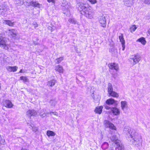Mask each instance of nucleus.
<instances>
[{"label": "nucleus", "instance_id": "nucleus-1", "mask_svg": "<svg viewBox=\"0 0 150 150\" xmlns=\"http://www.w3.org/2000/svg\"><path fill=\"white\" fill-rule=\"evenodd\" d=\"M124 131L127 132L126 134L129 135V138H130V141L132 144L137 147L141 145L142 140L141 136L137 133L135 130L131 128L125 127Z\"/></svg>", "mask_w": 150, "mask_h": 150}, {"label": "nucleus", "instance_id": "nucleus-2", "mask_svg": "<svg viewBox=\"0 0 150 150\" xmlns=\"http://www.w3.org/2000/svg\"><path fill=\"white\" fill-rule=\"evenodd\" d=\"M7 39L5 37L0 36V46L1 47L7 50L8 49L9 46L6 44L7 42Z\"/></svg>", "mask_w": 150, "mask_h": 150}, {"label": "nucleus", "instance_id": "nucleus-3", "mask_svg": "<svg viewBox=\"0 0 150 150\" xmlns=\"http://www.w3.org/2000/svg\"><path fill=\"white\" fill-rule=\"evenodd\" d=\"M81 14L91 19L93 18V13L92 10L88 7L84 11H82Z\"/></svg>", "mask_w": 150, "mask_h": 150}, {"label": "nucleus", "instance_id": "nucleus-4", "mask_svg": "<svg viewBox=\"0 0 150 150\" xmlns=\"http://www.w3.org/2000/svg\"><path fill=\"white\" fill-rule=\"evenodd\" d=\"M133 57L130 58L129 59V60L131 62L132 61L133 62V65L138 63L141 59V57L138 54L135 55Z\"/></svg>", "mask_w": 150, "mask_h": 150}, {"label": "nucleus", "instance_id": "nucleus-5", "mask_svg": "<svg viewBox=\"0 0 150 150\" xmlns=\"http://www.w3.org/2000/svg\"><path fill=\"white\" fill-rule=\"evenodd\" d=\"M62 2L61 6L63 10H67V11H68L69 9L70 8L69 4L65 0H62Z\"/></svg>", "mask_w": 150, "mask_h": 150}, {"label": "nucleus", "instance_id": "nucleus-6", "mask_svg": "<svg viewBox=\"0 0 150 150\" xmlns=\"http://www.w3.org/2000/svg\"><path fill=\"white\" fill-rule=\"evenodd\" d=\"M104 124L106 127H109L110 128L114 130L116 129V127L114 125L108 120H104Z\"/></svg>", "mask_w": 150, "mask_h": 150}, {"label": "nucleus", "instance_id": "nucleus-7", "mask_svg": "<svg viewBox=\"0 0 150 150\" xmlns=\"http://www.w3.org/2000/svg\"><path fill=\"white\" fill-rule=\"evenodd\" d=\"M76 7L77 9L80 12L81 14L82 11H84L87 8L82 3H79L76 4Z\"/></svg>", "mask_w": 150, "mask_h": 150}, {"label": "nucleus", "instance_id": "nucleus-8", "mask_svg": "<svg viewBox=\"0 0 150 150\" xmlns=\"http://www.w3.org/2000/svg\"><path fill=\"white\" fill-rule=\"evenodd\" d=\"M99 23L101 26L103 27H106V19L105 16L103 15L100 16L99 20Z\"/></svg>", "mask_w": 150, "mask_h": 150}, {"label": "nucleus", "instance_id": "nucleus-9", "mask_svg": "<svg viewBox=\"0 0 150 150\" xmlns=\"http://www.w3.org/2000/svg\"><path fill=\"white\" fill-rule=\"evenodd\" d=\"M109 68L112 69H114L116 71L119 69V66L118 64L115 63H111L108 64Z\"/></svg>", "mask_w": 150, "mask_h": 150}, {"label": "nucleus", "instance_id": "nucleus-10", "mask_svg": "<svg viewBox=\"0 0 150 150\" xmlns=\"http://www.w3.org/2000/svg\"><path fill=\"white\" fill-rule=\"evenodd\" d=\"M3 103L4 106L8 108H11L13 106V105L11 102L9 100H5L3 101Z\"/></svg>", "mask_w": 150, "mask_h": 150}, {"label": "nucleus", "instance_id": "nucleus-11", "mask_svg": "<svg viewBox=\"0 0 150 150\" xmlns=\"http://www.w3.org/2000/svg\"><path fill=\"white\" fill-rule=\"evenodd\" d=\"M8 33L9 35L13 38H15L17 35V31L14 29L8 30Z\"/></svg>", "mask_w": 150, "mask_h": 150}, {"label": "nucleus", "instance_id": "nucleus-12", "mask_svg": "<svg viewBox=\"0 0 150 150\" xmlns=\"http://www.w3.org/2000/svg\"><path fill=\"white\" fill-rule=\"evenodd\" d=\"M37 114V112L34 110H29L26 112V115L30 117L32 116H35Z\"/></svg>", "mask_w": 150, "mask_h": 150}, {"label": "nucleus", "instance_id": "nucleus-13", "mask_svg": "<svg viewBox=\"0 0 150 150\" xmlns=\"http://www.w3.org/2000/svg\"><path fill=\"white\" fill-rule=\"evenodd\" d=\"M117 145V147L116 148V150H123L124 149V146L121 143L120 141L116 142L115 144Z\"/></svg>", "mask_w": 150, "mask_h": 150}, {"label": "nucleus", "instance_id": "nucleus-14", "mask_svg": "<svg viewBox=\"0 0 150 150\" xmlns=\"http://www.w3.org/2000/svg\"><path fill=\"white\" fill-rule=\"evenodd\" d=\"M119 38L122 45V50H124L125 47V42L123 38V34H121V35L119 36Z\"/></svg>", "mask_w": 150, "mask_h": 150}, {"label": "nucleus", "instance_id": "nucleus-15", "mask_svg": "<svg viewBox=\"0 0 150 150\" xmlns=\"http://www.w3.org/2000/svg\"><path fill=\"white\" fill-rule=\"evenodd\" d=\"M117 101L115 100L112 98H109L106 100V103L108 105H112L115 104L117 105Z\"/></svg>", "mask_w": 150, "mask_h": 150}, {"label": "nucleus", "instance_id": "nucleus-16", "mask_svg": "<svg viewBox=\"0 0 150 150\" xmlns=\"http://www.w3.org/2000/svg\"><path fill=\"white\" fill-rule=\"evenodd\" d=\"M134 0H123L124 4L128 6H131L133 4Z\"/></svg>", "mask_w": 150, "mask_h": 150}, {"label": "nucleus", "instance_id": "nucleus-17", "mask_svg": "<svg viewBox=\"0 0 150 150\" xmlns=\"http://www.w3.org/2000/svg\"><path fill=\"white\" fill-rule=\"evenodd\" d=\"M29 3V4L28 6H33L37 7L39 8L40 7V4L36 1H31Z\"/></svg>", "mask_w": 150, "mask_h": 150}, {"label": "nucleus", "instance_id": "nucleus-18", "mask_svg": "<svg viewBox=\"0 0 150 150\" xmlns=\"http://www.w3.org/2000/svg\"><path fill=\"white\" fill-rule=\"evenodd\" d=\"M103 107L102 106H98L96 107L94 112L100 114L102 111Z\"/></svg>", "mask_w": 150, "mask_h": 150}, {"label": "nucleus", "instance_id": "nucleus-19", "mask_svg": "<svg viewBox=\"0 0 150 150\" xmlns=\"http://www.w3.org/2000/svg\"><path fill=\"white\" fill-rule=\"evenodd\" d=\"M111 110L112 113L115 115L120 114V112L119 109L116 108H112Z\"/></svg>", "mask_w": 150, "mask_h": 150}, {"label": "nucleus", "instance_id": "nucleus-20", "mask_svg": "<svg viewBox=\"0 0 150 150\" xmlns=\"http://www.w3.org/2000/svg\"><path fill=\"white\" fill-rule=\"evenodd\" d=\"M56 82V80H52L47 82V85L48 86H53L55 85Z\"/></svg>", "mask_w": 150, "mask_h": 150}, {"label": "nucleus", "instance_id": "nucleus-21", "mask_svg": "<svg viewBox=\"0 0 150 150\" xmlns=\"http://www.w3.org/2000/svg\"><path fill=\"white\" fill-rule=\"evenodd\" d=\"M45 111L46 110L45 109H43L41 110L39 113L40 115L42 117H44L46 116L47 114H49V112L46 113Z\"/></svg>", "mask_w": 150, "mask_h": 150}, {"label": "nucleus", "instance_id": "nucleus-22", "mask_svg": "<svg viewBox=\"0 0 150 150\" xmlns=\"http://www.w3.org/2000/svg\"><path fill=\"white\" fill-rule=\"evenodd\" d=\"M4 23L10 26H13L14 25V22H12L11 21L8 20H4Z\"/></svg>", "mask_w": 150, "mask_h": 150}, {"label": "nucleus", "instance_id": "nucleus-23", "mask_svg": "<svg viewBox=\"0 0 150 150\" xmlns=\"http://www.w3.org/2000/svg\"><path fill=\"white\" fill-rule=\"evenodd\" d=\"M111 140L115 144L116 143V142L119 141L120 140H118V138L117 135H114L112 136L110 138Z\"/></svg>", "mask_w": 150, "mask_h": 150}, {"label": "nucleus", "instance_id": "nucleus-24", "mask_svg": "<svg viewBox=\"0 0 150 150\" xmlns=\"http://www.w3.org/2000/svg\"><path fill=\"white\" fill-rule=\"evenodd\" d=\"M121 107L122 110H124L125 108L127 107V102L125 101H122L121 102Z\"/></svg>", "mask_w": 150, "mask_h": 150}, {"label": "nucleus", "instance_id": "nucleus-25", "mask_svg": "<svg viewBox=\"0 0 150 150\" xmlns=\"http://www.w3.org/2000/svg\"><path fill=\"white\" fill-rule=\"evenodd\" d=\"M55 70L60 73L62 72L63 71L62 67L60 65L56 66Z\"/></svg>", "mask_w": 150, "mask_h": 150}, {"label": "nucleus", "instance_id": "nucleus-26", "mask_svg": "<svg viewBox=\"0 0 150 150\" xmlns=\"http://www.w3.org/2000/svg\"><path fill=\"white\" fill-rule=\"evenodd\" d=\"M137 41L141 42L143 45H145L146 43L145 38L143 37L141 38L138 39Z\"/></svg>", "mask_w": 150, "mask_h": 150}, {"label": "nucleus", "instance_id": "nucleus-27", "mask_svg": "<svg viewBox=\"0 0 150 150\" xmlns=\"http://www.w3.org/2000/svg\"><path fill=\"white\" fill-rule=\"evenodd\" d=\"M109 95L111 96H112L114 97L117 98L119 97L118 94L116 92L114 91H113L112 92L108 93Z\"/></svg>", "mask_w": 150, "mask_h": 150}, {"label": "nucleus", "instance_id": "nucleus-28", "mask_svg": "<svg viewBox=\"0 0 150 150\" xmlns=\"http://www.w3.org/2000/svg\"><path fill=\"white\" fill-rule=\"evenodd\" d=\"M108 144L107 142H104L102 144L101 147L103 149L105 150L107 149L108 147Z\"/></svg>", "mask_w": 150, "mask_h": 150}, {"label": "nucleus", "instance_id": "nucleus-29", "mask_svg": "<svg viewBox=\"0 0 150 150\" xmlns=\"http://www.w3.org/2000/svg\"><path fill=\"white\" fill-rule=\"evenodd\" d=\"M108 93L113 91L112 85L110 83H108Z\"/></svg>", "mask_w": 150, "mask_h": 150}, {"label": "nucleus", "instance_id": "nucleus-30", "mask_svg": "<svg viewBox=\"0 0 150 150\" xmlns=\"http://www.w3.org/2000/svg\"><path fill=\"white\" fill-rule=\"evenodd\" d=\"M55 133L52 131L48 130L47 132V135L48 137L54 136L55 135Z\"/></svg>", "mask_w": 150, "mask_h": 150}, {"label": "nucleus", "instance_id": "nucleus-31", "mask_svg": "<svg viewBox=\"0 0 150 150\" xmlns=\"http://www.w3.org/2000/svg\"><path fill=\"white\" fill-rule=\"evenodd\" d=\"M8 8V6L7 5H3L2 6H1L0 8V11L2 10L4 11H6Z\"/></svg>", "mask_w": 150, "mask_h": 150}, {"label": "nucleus", "instance_id": "nucleus-32", "mask_svg": "<svg viewBox=\"0 0 150 150\" xmlns=\"http://www.w3.org/2000/svg\"><path fill=\"white\" fill-rule=\"evenodd\" d=\"M21 80H23L24 82H29V79L26 76H21L20 77Z\"/></svg>", "mask_w": 150, "mask_h": 150}, {"label": "nucleus", "instance_id": "nucleus-33", "mask_svg": "<svg viewBox=\"0 0 150 150\" xmlns=\"http://www.w3.org/2000/svg\"><path fill=\"white\" fill-rule=\"evenodd\" d=\"M63 59V57H60L55 59V62L57 64H59L60 63Z\"/></svg>", "mask_w": 150, "mask_h": 150}, {"label": "nucleus", "instance_id": "nucleus-34", "mask_svg": "<svg viewBox=\"0 0 150 150\" xmlns=\"http://www.w3.org/2000/svg\"><path fill=\"white\" fill-rule=\"evenodd\" d=\"M15 3L19 5H21L23 4V0H16Z\"/></svg>", "mask_w": 150, "mask_h": 150}, {"label": "nucleus", "instance_id": "nucleus-35", "mask_svg": "<svg viewBox=\"0 0 150 150\" xmlns=\"http://www.w3.org/2000/svg\"><path fill=\"white\" fill-rule=\"evenodd\" d=\"M137 28V27L136 25H134L130 27V30L131 32H132L134 31Z\"/></svg>", "mask_w": 150, "mask_h": 150}, {"label": "nucleus", "instance_id": "nucleus-36", "mask_svg": "<svg viewBox=\"0 0 150 150\" xmlns=\"http://www.w3.org/2000/svg\"><path fill=\"white\" fill-rule=\"evenodd\" d=\"M69 21L72 23L75 24L76 23V21L74 18H70L69 20Z\"/></svg>", "mask_w": 150, "mask_h": 150}, {"label": "nucleus", "instance_id": "nucleus-37", "mask_svg": "<svg viewBox=\"0 0 150 150\" xmlns=\"http://www.w3.org/2000/svg\"><path fill=\"white\" fill-rule=\"evenodd\" d=\"M56 103V102L54 100H51L50 102V104L53 106H54L55 105Z\"/></svg>", "mask_w": 150, "mask_h": 150}, {"label": "nucleus", "instance_id": "nucleus-38", "mask_svg": "<svg viewBox=\"0 0 150 150\" xmlns=\"http://www.w3.org/2000/svg\"><path fill=\"white\" fill-rule=\"evenodd\" d=\"M0 143L2 144H4V143L5 142V139H3L1 137V136L0 135Z\"/></svg>", "mask_w": 150, "mask_h": 150}, {"label": "nucleus", "instance_id": "nucleus-39", "mask_svg": "<svg viewBox=\"0 0 150 150\" xmlns=\"http://www.w3.org/2000/svg\"><path fill=\"white\" fill-rule=\"evenodd\" d=\"M6 69L9 72L12 71V67L8 66L6 67Z\"/></svg>", "mask_w": 150, "mask_h": 150}, {"label": "nucleus", "instance_id": "nucleus-40", "mask_svg": "<svg viewBox=\"0 0 150 150\" xmlns=\"http://www.w3.org/2000/svg\"><path fill=\"white\" fill-rule=\"evenodd\" d=\"M18 67L16 66L12 67V70L13 72L16 71Z\"/></svg>", "mask_w": 150, "mask_h": 150}, {"label": "nucleus", "instance_id": "nucleus-41", "mask_svg": "<svg viewBox=\"0 0 150 150\" xmlns=\"http://www.w3.org/2000/svg\"><path fill=\"white\" fill-rule=\"evenodd\" d=\"M144 3L147 4H150V0H145Z\"/></svg>", "mask_w": 150, "mask_h": 150}, {"label": "nucleus", "instance_id": "nucleus-42", "mask_svg": "<svg viewBox=\"0 0 150 150\" xmlns=\"http://www.w3.org/2000/svg\"><path fill=\"white\" fill-rule=\"evenodd\" d=\"M52 113L54 115H56L57 116L58 115L57 112H49V114H50V115H52Z\"/></svg>", "mask_w": 150, "mask_h": 150}, {"label": "nucleus", "instance_id": "nucleus-43", "mask_svg": "<svg viewBox=\"0 0 150 150\" xmlns=\"http://www.w3.org/2000/svg\"><path fill=\"white\" fill-rule=\"evenodd\" d=\"M92 4H94L96 3V0H88Z\"/></svg>", "mask_w": 150, "mask_h": 150}, {"label": "nucleus", "instance_id": "nucleus-44", "mask_svg": "<svg viewBox=\"0 0 150 150\" xmlns=\"http://www.w3.org/2000/svg\"><path fill=\"white\" fill-rule=\"evenodd\" d=\"M47 1L49 3L52 2L54 3L55 2V0H47Z\"/></svg>", "mask_w": 150, "mask_h": 150}, {"label": "nucleus", "instance_id": "nucleus-45", "mask_svg": "<svg viewBox=\"0 0 150 150\" xmlns=\"http://www.w3.org/2000/svg\"><path fill=\"white\" fill-rule=\"evenodd\" d=\"M105 109L107 110H109L110 109H111V108H110V107H109L108 106L106 105L105 106Z\"/></svg>", "mask_w": 150, "mask_h": 150}, {"label": "nucleus", "instance_id": "nucleus-46", "mask_svg": "<svg viewBox=\"0 0 150 150\" xmlns=\"http://www.w3.org/2000/svg\"><path fill=\"white\" fill-rule=\"evenodd\" d=\"M33 24L35 28L37 27L38 26V24H37L36 22L33 23Z\"/></svg>", "mask_w": 150, "mask_h": 150}, {"label": "nucleus", "instance_id": "nucleus-47", "mask_svg": "<svg viewBox=\"0 0 150 150\" xmlns=\"http://www.w3.org/2000/svg\"><path fill=\"white\" fill-rule=\"evenodd\" d=\"M48 28L49 29H50L52 32L53 30V28H52V27H48Z\"/></svg>", "mask_w": 150, "mask_h": 150}, {"label": "nucleus", "instance_id": "nucleus-48", "mask_svg": "<svg viewBox=\"0 0 150 150\" xmlns=\"http://www.w3.org/2000/svg\"><path fill=\"white\" fill-rule=\"evenodd\" d=\"M4 11L2 10H1L0 11V14H2V13H3L4 12Z\"/></svg>", "mask_w": 150, "mask_h": 150}, {"label": "nucleus", "instance_id": "nucleus-49", "mask_svg": "<svg viewBox=\"0 0 150 150\" xmlns=\"http://www.w3.org/2000/svg\"><path fill=\"white\" fill-rule=\"evenodd\" d=\"M19 72L20 73H23L22 70V69L20 70V71H19Z\"/></svg>", "mask_w": 150, "mask_h": 150}, {"label": "nucleus", "instance_id": "nucleus-50", "mask_svg": "<svg viewBox=\"0 0 150 150\" xmlns=\"http://www.w3.org/2000/svg\"><path fill=\"white\" fill-rule=\"evenodd\" d=\"M148 33L150 34V29L148 30Z\"/></svg>", "mask_w": 150, "mask_h": 150}, {"label": "nucleus", "instance_id": "nucleus-51", "mask_svg": "<svg viewBox=\"0 0 150 150\" xmlns=\"http://www.w3.org/2000/svg\"><path fill=\"white\" fill-rule=\"evenodd\" d=\"M35 131H36L37 130V129L35 128Z\"/></svg>", "mask_w": 150, "mask_h": 150}, {"label": "nucleus", "instance_id": "nucleus-52", "mask_svg": "<svg viewBox=\"0 0 150 150\" xmlns=\"http://www.w3.org/2000/svg\"><path fill=\"white\" fill-rule=\"evenodd\" d=\"M34 130H35V129H34V130H33V131H34Z\"/></svg>", "mask_w": 150, "mask_h": 150}, {"label": "nucleus", "instance_id": "nucleus-53", "mask_svg": "<svg viewBox=\"0 0 150 150\" xmlns=\"http://www.w3.org/2000/svg\"><path fill=\"white\" fill-rule=\"evenodd\" d=\"M34 130H35V129H34V130H33V131H34Z\"/></svg>", "mask_w": 150, "mask_h": 150}]
</instances>
